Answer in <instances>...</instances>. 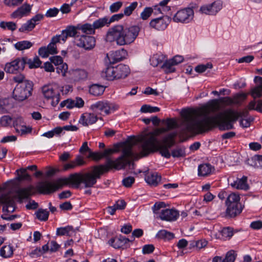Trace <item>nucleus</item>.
<instances>
[{"instance_id":"12","label":"nucleus","mask_w":262,"mask_h":262,"mask_svg":"<svg viewBox=\"0 0 262 262\" xmlns=\"http://www.w3.org/2000/svg\"><path fill=\"white\" fill-rule=\"evenodd\" d=\"M70 78L74 81L85 80L88 75V72L83 69H71L69 71Z\"/></svg>"},{"instance_id":"27","label":"nucleus","mask_w":262,"mask_h":262,"mask_svg":"<svg viewBox=\"0 0 262 262\" xmlns=\"http://www.w3.org/2000/svg\"><path fill=\"white\" fill-rule=\"evenodd\" d=\"M104 90L103 86L95 84L90 87L89 92L94 96H99L103 93Z\"/></svg>"},{"instance_id":"13","label":"nucleus","mask_w":262,"mask_h":262,"mask_svg":"<svg viewBox=\"0 0 262 262\" xmlns=\"http://www.w3.org/2000/svg\"><path fill=\"white\" fill-rule=\"evenodd\" d=\"M31 5L25 3L12 13L10 16L13 18H20L24 16L29 15L31 12Z\"/></svg>"},{"instance_id":"37","label":"nucleus","mask_w":262,"mask_h":262,"mask_svg":"<svg viewBox=\"0 0 262 262\" xmlns=\"http://www.w3.org/2000/svg\"><path fill=\"white\" fill-rule=\"evenodd\" d=\"M36 217L41 221H46L48 219L49 213L45 209H39L35 213Z\"/></svg>"},{"instance_id":"50","label":"nucleus","mask_w":262,"mask_h":262,"mask_svg":"<svg viewBox=\"0 0 262 262\" xmlns=\"http://www.w3.org/2000/svg\"><path fill=\"white\" fill-rule=\"evenodd\" d=\"M153 12V9L151 7H146L143 12L141 13V18L143 20H146L151 15Z\"/></svg>"},{"instance_id":"22","label":"nucleus","mask_w":262,"mask_h":262,"mask_svg":"<svg viewBox=\"0 0 262 262\" xmlns=\"http://www.w3.org/2000/svg\"><path fill=\"white\" fill-rule=\"evenodd\" d=\"M115 67L109 66L102 72V76L108 80L117 79Z\"/></svg>"},{"instance_id":"42","label":"nucleus","mask_w":262,"mask_h":262,"mask_svg":"<svg viewBox=\"0 0 262 262\" xmlns=\"http://www.w3.org/2000/svg\"><path fill=\"white\" fill-rule=\"evenodd\" d=\"M57 66V73H58L59 74H61L63 77L66 76V74L68 70V64L62 62V63H60Z\"/></svg>"},{"instance_id":"10","label":"nucleus","mask_w":262,"mask_h":262,"mask_svg":"<svg viewBox=\"0 0 262 262\" xmlns=\"http://www.w3.org/2000/svg\"><path fill=\"white\" fill-rule=\"evenodd\" d=\"M193 15V9L190 8H187L178 11L172 19L176 23H187L192 19Z\"/></svg>"},{"instance_id":"16","label":"nucleus","mask_w":262,"mask_h":262,"mask_svg":"<svg viewBox=\"0 0 262 262\" xmlns=\"http://www.w3.org/2000/svg\"><path fill=\"white\" fill-rule=\"evenodd\" d=\"M33 187L30 186L26 188L18 189L16 192V198L18 201L21 203L24 199H28L33 194Z\"/></svg>"},{"instance_id":"11","label":"nucleus","mask_w":262,"mask_h":262,"mask_svg":"<svg viewBox=\"0 0 262 262\" xmlns=\"http://www.w3.org/2000/svg\"><path fill=\"white\" fill-rule=\"evenodd\" d=\"M171 18L167 15L152 19L150 22V26L158 30H164L170 22Z\"/></svg>"},{"instance_id":"60","label":"nucleus","mask_w":262,"mask_h":262,"mask_svg":"<svg viewBox=\"0 0 262 262\" xmlns=\"http://www.w3.org/2000/svg\"><path fill=\"white\" fill-rule=\"evenodd\" d=\"M88 157L92 158L94 160H99L103 158V156L102 155L101 152H92L90 151L89 155Z\"/></svg>"},{"instance_id":"62","label":"nucleus","mask_w":262,"mask_h":262,"mask_svg":"<svg viewBox=\"0 0 262 262\" xmlns=\"http://www.w3.org/2000/svg\"><path fill=\"white\" fill-rule=\"evenodd\" d=\"M58 12L59 10L57 8H51L47 11L45 15L48 17H54L57 15Z\"/></svg>"},{"instance_id":"29","label":"nucleus","mask_w":262,"mask_h":262,"mask_svg":"<svg viewBox=\"0 0 262 262\" xmlns=\"http://www.w3.org/2000/svg\"><path fill=\"white\" fill-rule=\"evenodd\" d=\"M25 65L28 64L30 69L37 68L40 67L41 61L37 56L35 57L33 60L25 57Z\"/></svg>"},{"instance_id":"24","label":"nucleus","mask_w":262,"mask_h":262,"mask_svg":"<svg viewBox=\"0 0 262 262\" xmlns=\"http://www.w3.org/2000/svg\"><path fill=\"white\" fill-rule=\"evenodd\" d=\"M78 30L81 31L83 34L92 35L95 33V29L93 25L90 24H85L83 25H79L77 27Z\"/></svg>"},{"instance_id":"59","label":"nucleus","mask_w":262,"mask_h":262,"mask_svg":"<svg viewBox=\"0 0 262 262\" xmlns=\"http://www.w3.org/2000/svg\"><path fill=\"white\" fill-rule=\"evenodd\" d=\"M135 179L133 177H128L124 178L122 181L123 185L126 187H130L134 183Z\"/></svg>"},{"instance_id":"4","label":"nucleus","mask_w":262,"mask_h":262,"mask_svg":"<svg viewBox=\"0 0 262 262\" xmlns=\"http://www.w3.org/2000/svg\"><path fill=\"white\" fill-rule=\"evenodd\" d=\"M42 93L47 100H51V105L56 106L60 101V94L59 85L56 83L44 85L41 88Z\"/></svg>"},{"instance_id":"19","label":"nucleus","mask_w":262,"mask_h":262,"mask_svg":"<svg viewBox=\"0 0 262 262\" xmlns=\"http://www.w3.org/2000/svg\"><path fill=\"white\" fill-rule=\"evenodd\" d=\"M247 181V178L244 176L241 179L237 178L236 180L231 181L230 185L233 188L246 190L249 189V186Z\"/></svg>"},{"instance_id":"28","label":"nucleus","mask_w":262,"mask_h":262,"mask_svg":"<svg viewBox=\"0 0 262 262\" xmlns=\"http://www.w3.org/2000/svg\"><path fill=\"white\" fill-rule=\"evenodd\" d=\"M127 55V52L126 50L124 49L116 51L115 52H113L112 54V55L113 57L114 61L116 62L122 60V59L125 58Z\"/></svg>"},{"instance_id":"55","label":"nucleus","mask_w":262,"mask_h":262,"mask_svg":"<svg viewBox=\"0 0 262 262\" xmlns=\"http://www.w3.org/2000/svg\"><path fill=\"white\" fill-rule=\"evenodd\" d=\"M12 118L9 116H4L0 120V124L3 126H7L11 124Z\"/></svg>"},{"instance_id":"7","label":"nucleus","mask_w":262,"mask_h":262,"mask_svg":"<svg viewBox=\"0 0 262 262\" xmlns=\"http://www.w3.org/2000/svg\"><path fill=\"white\" fill-rule=\"evenodd\" d=\"M75 43L80 48L86 50H91L95 47L96 40L93 36L83 34L76 37Z\"/></svg>"},{"instance_id":"44","label":"nucleus","mask_w":262,"mask_h":262,"mask_svg":"<svg viewBox=\"0 0 262 262\" xmlns=\"http://www.w3.org/2000/svg\"><path fill=\"white\" fill-rule=\"evenodd\" d=\"M0 27L4 29L7 28L8 30L13 31L16 29V24L12 21H2L0 23Z\"/></svg>"},{"instance_id":"63","label":"nucleus","mask_w":262,"mask_h":262,"mask_svg":"<svg viewBox=\"0 0 262 262\" xmlns=\"http://www.w3.org/2000/svg\"><path fill=\"white\" fill-rule=\"evenodd\" d=\"M154 249L155 247L153 245H146L143 247L142 252L144 254H149L152 253L154 251Z\"/></svg>"},{"instance_id":"52","label":"nucleus","mask_w":262,"mask_h":262,"mask_svg":"<svg viewBox=\"0 0 262 262\" xmlns=\"http://www.w3.org/2000/svg\"><path fill=\"white\" fill-rule=\"evenodd\" d=\"M115 149L108 148L104 150V151L102 153V155L103 156V158L107 157L108 156L112 154L115 152H117L119 151V147H120V145L115 144L114 145Z\"/></svg>"},{"instance_id":"41","label":"nucleus","mask_w":262,"mask_h":262,"mask_svg":"<svg viewBox=\"0 0 262 262\" xmlns=\"http://www.w3.org/2000/svg\"><path fill=\"white\" fill-rule=\"evenodd\" d=\"M108 244L113 248L117 249L123 246V242L120 237H114L110 239Z\"/></svg>"},{"instance_id":"25","label":"nucleus","mask_w":262,"mask_h":262,"mask_svg":"<svg viewBox=\"0 0 262 262\" xmlns=\"http://www.w3.org/2000/svg\"><path fill=\"white\" fill-rule=\"evenodd\" d=\"M75 232L73 227L68 226L65 227H60L57 229L56 235L58 236L67 235L71 236L72 233Z\"/></svg>"},{"instance_id":"64","label":"nucleus","mask_w":262,"mask_h":262,"mask_svg":"<svg viewBox=\"0 0 262 262\" xmlns=\"http://www.w3.org/2000/svg\"><path fill=\"white\" fill-rule=\"evenodd\" d=\"M250 227L254 230H259L262 228V221H256L252 222Z\"/></svg>"},{"instance_id":"40","label":"nucleus","mask_w":262,"mask_h":262,"mask_svg":"<svg viewBox=\"0 0 262 262\" xmlns=\"http://www.w3.org/2000/svg\"><path fill=\"white\" fill-rule=\"evenodd\" d=\"M35 26L32 21L30 19L26 23L24 24L19 29L20 32H29L32 31Z\"/></svg>"},{"instance_id":"31","label":"nucleus","mask_w":262,"mask_h":262,"mask_svg":"<svg viewBox=\"0 0 262 262\" xmlns=\"http://www.w3.org/2000/svg\"><path fill=\"white\" fill-rule=\"evenodd\" d=\"M58 42V39L57 37H52L51 42L47 47L50 54H55L57 53L56 43Z\"/></svg>"},{"instance_id":"17","label":"nucleus","mask_w":262,"mask_h":262,"mask_svg":"<svg viewBox=\"0 0 262 262\" xmlns=\"http://www.w3.org/2000/svg\"><path fill=\"white\" fill-rule=\"evenodd\" d=\"M97 119V116L95 114L90 113H85L81 115L79 122L83 126H88L89 125L95 123Z\"/></svg>"},{"instance_id":"56","label":"nucleus","mask_w":262,"mask_h":262,"mask_svg":"<svg viewBox=\"0 0 262 262\" xmlns=\"http://www.w3.org/2000/svg\"><path fill=\"white\" fill-rule=\"evenodd\" d=\"M27 169H20V171L21 172V174L18 177V180H28L30 181L31 180V176L26 172Z\"/></svg>"},{"instance_id":"46","label":"nucleus","mask_w":262,"mask_h":262,"mask_svg":"<svg viewBox=\"0 0 262 262\" xmlns=\"http://www.w3.org/2000/svg\"><path fill=\"white\" fill-rule=\"evenodd\" d=\"M143 113H154L160 111V108L156 106H151L149 105H143L141 108Z\"/></svg>"},{"instance_id":"20","label":"nucleus","mask_w":262,"mask_h":262,"mask_svg":"<svg viewBox=\"0 0 262 262\" xmlns=\"http://www.w3.org/2000/svg\"><path fill=\"white\" fill-rule=\"evenodd\" d=\"M117 79L124 78L130 73V69L127 65L120 64L115 67Z\"/></svg>"},{"instance_id":"2","label":"nucleus","mask_w":262,"mask_h":262,"mask_svg":"<svg viewBox=\"0 0 262 262\" xmlns=\"http://www.w3.org/2000/svg\"><path fill=\"white\" fill-rule=\"evenodd\" d=\"M229 105L235 104L234 98H221L219 100L213 99L198 110H184L181 113L183 125L187 130L205 132L217 126L220 130H228L233 127L232 122L239 117L247 115V110L242 112H235L227 110L220 112L213 116L209 115L220 109V103Z\"/></svg>"},{"instance_id":"15","label":"nucleus","mask_w":262,"mask_h":262,"mask_svg":"<svg viewBox=\"0 0 262 262\" xmlns=\"http://www.w3.org/2000/svg\"><path fill=\"white\" fill-rule=\"evenodd\" d=\"M179 215V213L177 210L166 209L162 211L159 215V218L162 220L173 221L177 219Z\"/></svg>"},{"instance_id":"14","label":"nucleus","mask_w":262,"mask_h":262,"mask_svg":"<svg viewBox=\"0 0 262 262\" xmlns=\"http://www.w3.org/2000/svg\"><path fill=\"white\" fill-rule=\"evenodd\" d=\"M222 5L219 2H214L211 5L203 6L201 7L200 11L202 13L208 15H215L221 10Z\"/></svg>"},{"instance_id":"35","label":"nucleus","mask_w":262,"mask_h":262,"mask_svg":"<svg viewBox=\"0 0 262 262\" xmlns=\"http://www.w3.org/2000/svg\"><path fill=\"white\" fill-rule=\"evenodd\" d=\"M222 239L227 240L230 239L233 235V231L231 228H224L221 231Z\"/></svg>"},{"instance_id":"21","label":"nucleus","mask_w":262,"mask_h":262,"mask_svg":"<svg viewBox=\"0 0 262 262\" xmlns=\"http://www.w3.org/2000/svg\"><path fill=\"white\" fill-rule=\"evenodd\" d=\"M214 170V168L209 163L201 164L198 167V175L199 176H207Z\"/></svg>"},{"instance_id":"51","label":"nucleus","mask_w":262,"mask_h":262,"mask_svg":"<svg viewBox=\"0 0 262 262\" xmlns=\"http://www.w3.org/2000/svg\"><path fill=\"white\" fill-rule=\"evenodd\" d=\"M212 68V64L208 63L206 64L198 65L195 68V70L198 73H202L204 72L207 69H211Z\"/></svg>"},{"instance_id":"57","label":"nucleus","mask_w":262,"mask_h":262,"mask_svg":"<svg viewBox=\"0 0 262 262\" xmlns=\"http://www.w3.org/2000/svg\"><path fill=\"white\" fill-rule=\"evenodd\" d=\"M74 100H72V99H67L66 100L62 101L60 104V106L61 107H62L64 106H66L69 109H71V108L74 107Z\"/></svg>"},{"instance_id":"34","label":"nucleus","mask_w":262,"mask_h":262,"mask_svg":"<svg viewBox=\"0 0 262 262\" xmlns=\"http://www.w3.org/2000/svg\"><path fill=\"white\" fill-rule=\"evenodd\" d=\"M110 23L108 19L106 17L99 18L95 21L93 24L94 29H99L104 27L105 25H109Z\"/></svg>"},{"instance_id":"30","label":"nucleus","mask_w":262,"mask_h":262,"mask_svg":"<svg viewBox=\"0 0 262 262\" xmlns=\"http://www.w3.org/2000/svg\"><path fill=\"white\" fill-rule=\"evenodd\" d=\"M13 254L12 247L10 245L4 246L0 250V255L4 258L11 257Z\"/></svg>"},{"instance_id":"23","label":"nucleus","mask_w":262,"mask_h":262,"mask_svg":"<svg viewBox=\"0 0 262 262\" xmlns=\"http://www.w3.org/2000/svg\"><path fill=\"white\" fill-rule=\"evenodd\" d=\"M145 180L150 185L156 186L160 182L161 176L157 173H150L146 176Z\"/></svg>"},{"instance_id":"5","label":"nucleus","mask_w":262,"mask_h":262,"mask_svg":"<svg viewBox=\"0 0 262 262\" xmlns=\"http://www.w3.org/2000/svg\"><path fill=\"white\" fill-rule=\"evenodd\" d=\"M33 83L30 81L17 83L13 92V98L18 101H23L31 95Z\"/></svg>"},{"instance_id":"54","label":"nucleus","mask_w":262,"mask_h":262,"mask_svg":"<svg viewBox=\"0 0 262 262\" xmlns=\"http://www.w3.org/2000/svg\"><path fill=\"white\" fill-rule=\"evenodd\" d=\"M24 0H4V4L9 7H16L19 5Z\"/></svg>"},{"instance_id":"45","label":"nucleus","mask_w":262,"mask_h":262,"mask_svg":"<svg viewBox=\"0 0 262 262\" xmlns=\"http://www.w3.org/2000/svg\"><path fill=\"white\" fill-rule=\"evenodd\" d=\"M236 253L234 250H230L228 251L225 257L224 262H234L236 257Z\"/></svg>"},{"instance_id":"32","label":"nucleus","mask_w":262,"mask_h":262,"mask_svg":"<svg viewBox=\"0 0 262 262\" xmlns=\"http://www.w3.org/2000/svg\"><path fill=\"white\" fill-rule=\"evenodd\" d=\"M174 234L166 230H160L157 234V237L165 240H170L174 237Z\"/></svg>"},{"instance_id":"6","label":"nucleus","mask_w":262,"mask_h":262,"mask_svg":"<svg viewBox=\"0 0 262 262\" xmlns=\"http://www.w3.org/2000/svg\"><path fill=\"white\" fill-rule=\"evenodd\" d=\"M90 108L95 113L108 115L117 110L118 106L107 101H100L91 105Z\"/></svg>"},{"instance_id":"47","label":"nucleus","mask_w":262,"mask_h":262,"mask_svg":"<svg viewBox=\"0 0 262 262\" xmlns=\"http://www.w3.org/2000/svg\"><path fill=\"white\" fill-rule=\"evenodd\" d=\"M251 95L254 98L262 96V84L253 88L251 92Z\"/></svg>"},{"instance_id":"49","label":"nucleus","mask_w":262,"mask_h":262,"mask_svg":"<svg viewBox=\"0 0 262 262\" xmlns=\"http://www.w3.org/2000/svg\"><path fill=\"white\" fill-rule=\"evenodd\" d=\"M138 3L135 2L132 3L129 6L126 7L124 10V14L126 16L130 15L133 11L137 8Z\"/></svg>"},{"instance_id":"38","label":"nucleus","mask_w":262,"mask_h":262,"mask_svg":"<svg viewBox=\"0 0 262 262\" xmlns=\"http://www.w3.org/2000/svg\"><path fill=\"white\" fill-rule=\"evenodd\" d=\"M176 66L172 63V61L170 59L167 60L162 66V68L164 70L166 73H169L174 72L175 68L174 66Z\"/></svg>"},{"instance_id":"8","label":"nucleus","mask_w":262,"mask_h":262,"mask_svg":"<svg viewBox=\"0 0 262 262\" xmlns=\"http://www.w3.org/2000/svg\"><path fill=\"white\" fill-rule=\"evenodd\" d=\"M0 204L4 205V212H13L15 210V202L11 191L3 193L0 195Z\"/></svg>"},{"instance_id":"1","label":"nucleus","mask_w":262,"mask_h":262,"mask_svg":"<svg viewBox=\"0 0 262 262\" xmlns=\"http://www.w3.org/2000/svg\"><path fill=\"white\" fill-rule=\"evenodd\" d=\"M188 108H184L188 110ZM180 115H181V113ZM179 125L176 120L169 119L166 121V128H160L155 129L152 132L144 134L139 136L136 141L132 144H121L122 147V155L115 161H108V165H100L96 166L92 168V170L84 173H75L71 174L68 177V185L73 184L77 187L80 184H83L84 187L89 188L93 187L97 182V179H100L101 176L104 172H107L111 166L115 168L120 169L124 168L130 163L131 159L135 157L134 154L132 151L133 144L138 143L139 153L138 158L146 156L149 154L155 151H159L161 155L166 158H170L171 154L168 150L174 144L173 138L176 136V133H171L166 136L162 141H160L157 137L161 134L168 130L180 127L181 128L183 134L187 133L200 134L203 132H198L195 130H187L185 129L183 125V118L182 115Z\"/></svg>"},{"instance_id":"26","label":"nucleus","mask_w":262,"mask_h":262,"mask_svg":"<svg viewBox=\"0 0 262 262\" xmlns=\"http://www.w3.org/2000/svg\"><path fill=\"white\" fill-rule=\"evenodd\" d=\"M240 197L235 193H231L227 196L226 201V206L241 204L239 202Z\"/></svg>"},{"instance_id":"61","label":"nucleus","mask_w":262,"mask_h":262,"mask_svg":"<svg viewBox=\"0 0 262 262\" xmlns=\"http://www.w3.org/2000/svg\"><path fill=\"white\" fill-rule=\"evenodd\" d=\"M246 97L247 94L245 93L236 95L233 98L235 104L239 103L241 102L246 99Z\"/></svg>"},{"instance_id":"36","label":"nucleus","mask_w":262,"mask_h":262,"mask_svg":"<svg viewBox=\"0 0 262 262\" xmlns=\"http://www.w3.org/2000/svg\"><path fill=\"white\" fill-rule=\"evenodd\" d=\"M171 156L174 158L184 157L186 156L185 148L179 147L171 151Z\"/></svg>"},{"instance_id":"33","label":"nucleus","mask_w":262,"mask_h":262,"mask_svg":"<svg viewBox=\"0 0 262 262\" xmlns=\"http://www.w3.org/2000/svg\"><path fill=\"white\" fill-rule=\"evenodd\" d=\"M14 46L18 50L22 51L31 48L32 46V43L28 40H24L16 42Z\"/></svg>"},{"instance_id":"9","label":"nucleus","mask_w":262,"mask_h":262,"mask_svg":"<svg viewBox=\"0 0 262 262\" xmlns=\"http://www.w3.org/2000/svg\"><path fill=\"white\" fill-rule=\"evenodd\" d=\"M25 57L17 58L6 64L5 71L7 73L15 74L22 71L25 66Z\"/></svg>"},{"instance_id":"39","label":"nucleus","mask_w":262,"mask_h":262,"mask_svg":"<svg viewBox=\"0 0 262 262\" xmlns=\"http://www.w3.org/2000/svg\"><path fill=\"white\" fill-rule=\"evenodd\" d=\"M164 57L162 55L155 54L150 58V61L153 67H157L162 62Z\"/></svg>"},{"instance_id":"43","label":"nucleus","mask_w":262,"mask_h":262,"mask_svg":"<svg viewBox=\"0 0 262 262\" xmlns=\"http://www.w3.org/2000/svg\"><path fill=\"white\" fill-rule=\"evenodd\" d=\"M32 128L29 126H27L24 124L22 125L17 126L16 127V132L21 135H25L31 132Z\"/></svg>"},{"instance_id":"3","label":"nucleus","mask_w":262,"mask_h":262,"mask_svg":"<svg viewBox=\"0 0 262 262\" xmlns=\"http://www.w3.org/2000/svg\"><path fill=\"white\" fill-rule=\"evenodd\" d=\"M140 31L138 26L124 27L118 25L110 28L105 36V40L108 42H115L119 46H128L133 43Z\"/></svg>"},{"instance_id":"18","label":"nucleus","mask_w":262,"mask_h":262,"mask_svg":"<svg viewBox=\"0 0 262 262\" xmlns=\"http://www.w3.org/2000/svg\"><path fill=\"white\" fill-rule=\"evenodd\" d=\"M225 217H234L239 215L242 211L243 208L241 204L226 206Z\"/></svg>"},{"instance_id":"58","label":"nucleus","mask_w":262,"mask_h":262,"mask_svg":"<svg viewBox=\"0 0 262 262\" xmlns=\"http://www.w3.org/2000/svg\"><path fill=\"white\" fill-rule=\"evenodd\" d=\"M165 207V203L163 202H157L152 207V209L154 213L158 214L160 209Z\"/></svg>"},{"instance_id":"48","label":"nucleus","mask_w":262,"mask_h":262,"mask_svg":"<svg viewBox=\"0 0 262 262\" xmlns=\"http://www.w3.org/2000/svg\"><path fill=\"white\" fill-rule=\"evenodd\" d=\"M61 132L62 128H61L60 127H57L53 129L52 130L45 133L42 136L50 138H52L55 134H59Z\"/></svg>"},{"instance_id":"53","label":"nucleus","mask_w":262,"mask_h":262,"mask_svg":"<svg viewBox=\"0 0 262 262\" xmlns=\"http://www.w3.org/2000/svg\"><path fill=\"white\" fill-rule=\"evenodd\" d=\"M251 161L254 162L253 165L255 167L260 166L262 167V156L261 155H255L251 158Z\"/></svg>"}]
</instances>
